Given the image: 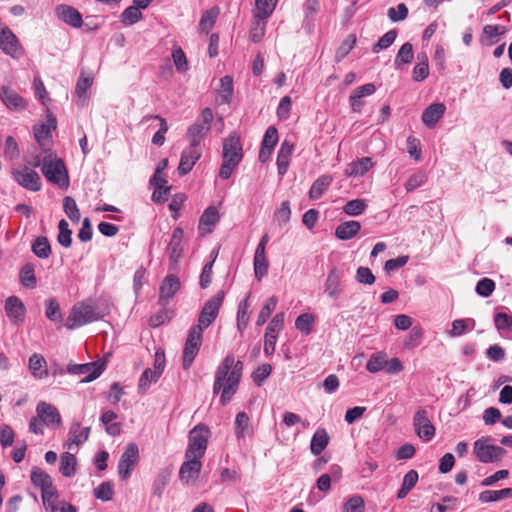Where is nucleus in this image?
Returning <instances> with one entry per match:
<instances>
[{"mask_svg":"<svg viewBox=\"0 0 512 512\" xmlns=\"http://www.w3.org/2000/svg\"><path fill=\"white\" fill-rule=\"evenodd\" d=\"M243 362L227 355L215 371L213 393H220L222 405L228 404L236 394L243 372Z\"/></svg>","mask_w":512,"mask_h":512,"instance_id":"obj_1","label":"nucleus"},{"mask_svg":"<svg viewBox=\"0 0 512 512\" xmlns=\"http://www.w3.org/2000/svg\"><path fill=\"white\" fill-rule=\"evenodd\" d=\"M222 158L223 161L219 170V177L226 180L230 178L234 169L239 165L243 158L242 144L240 137L236 133H232L224 139Z\"/></svg>","mask_w":512,"mask_h":512,"instance_id":"obj_2","label":"nucleus"},{"mask_svg":"<svg viewBox=\"0 0 512 512\" xmlns=\"http://www.w3.org/2000/svg\"><path fill=\"white\" fill-rule=\"evenodd\" d=\"M41 172L45 178L61 188L69 186V178L64 162L59 158H54L48 154L43 158Z\"/></svg>","mask_w":512,"mask_h":512,"instance_id":"obj_3","label":"nucleus"},{"mask_svg":"<svg viewBox=\"0 0 512 512\" xmlns=\"http://www.w3.org/2000/svg\"><path fill=\"white\" fill-rule=\"evenodd\" d=\"M100 318L93 305L89 302H79L75 304L67 317L65 326L69 330H74Z\"/></svg>","mask_w":512,"mask_h":512,"instance_id":"obj_4","label":"nucleus"},{"mask_svg":"<svg viewBox=\"0 0 512 512\" xmlns=\"http://www.w3.org/2000/svg\"><path fill=\"white\" fill-rule=\"evenodd\" d=\"M210 431L203 424L195 426L189 432V444L185 453V457L202 458L207 449Z\"/></svg>","mask_w":512,"mask_h":512,"instance_id":"obj_5","label":"nucleus"},{"mask_svg":"<svg viewBox=\"0 0 512 512\" xmlns=\"http://www.w3.org/2000/svg\"><path fill=\"white\" fill-rule=\"evenodd\" d=\"M473 454L481 463H494L499 461L506 451L500 446L493 445L489 437H481L473 444Z\"/></svg>","mask_w":512,"mask_h":512,"instance_id":"obj_6","label":"nucleus"},{"mask_svg":"<svg viewBox=\"0 0 512 512\" xmlns=\"http://www.w3.org/2000/svg\"><path fill=\"white\" fill-rule=\"evenodd\" d=\"M225 293L223 290L218 291L213 297L207 300L200 312L198 323L192 327L200 328L204 331L216 319L219 309L223 304Z\"/></svg>","mask_w":512,"mask_h":512,"instance_id":"obj_7","label":"nucleus"},{"mask_svg":"<svg viewBox=\"0 0 512 512\" xmlns=\"http://www.w3.org/2000/svg\"><path fill=\"white\" fill-rule=\"evenodd\" d=\"M203 340V331L200 328L191 327L188 331L187 338L183 349L182 366L184 370H188L194 359L200 351Z\"/></svg>","mask_w":512,"mask_h":512,"instance_id":"obj_8","label":"nucleus"},{"mask_svg":"<svg viewBox=\"0 0 512 512\" xmlns=\"http://www.w3.org/2000/svg\"><path fill=\"white\" fill-rule=\"evenodd\" d=\"M11 174L14 181L23 188L33 192L41 189V178L32 168L27 166L13 168Z\"/></svg>","mask_w":512,"mask_h":512,"instance_id":"obj_9","label":"nucleus"},{"mask_svg":"<svg viewBox=\"0 0 512 512\" xmlns=\"http://www.w3.org/2000/svg\"><path fill=\"white\" fill-rule=\"evenodd\" d=\"M139 461V449L137 444L129 443L118 463V474L122 480L130 477L134 467Z\"/></svg>","mask_w":512,"mask_h":512,"instance_id":"obj_10","label":"nucleus"},{"mask_svg":"<svg viewBox=\"0 0 512 512\" xmlns=\"http://www.w3.org/2000/svg\"><path fill=\"white\" fill-rule=\"evenodd\" d=\"M284 319V312H279L273 317L266 328L264 336V353L267 356H270L275 351L278 334L284 326Z\"/></svg>","mask_w":512,"mask_h":512,"instance_id":"obj_11","label":"nucleus"},{"mask_svg":"<svg viewBox=\"0 0 512 512\" xmlns=\"http://www.w3.org/2000/svg\"><path fill=\"white\" fill-rule=\"evenodd\" d=\"M413 427L417 436L424 441H430L435 436V427L428 418L427 411L419 408L413 417Z\"/></svg>","mask_w":512,"mask_h":512,"instance_id":"obj_12","label":"nucleus"},{"mask_svg":"<svg viewBox=\"0 0 512 512\" xmlns=\"http://www.w3.org/2000/svg\"><path fill=\"white\" fill-rule=\"evenodd\" d=\"M36 413L41 422L47 427L58 428L62 424L58 409L50 403L40 401L36 406Z\"/></svg>","mask_w":512,"mask_h":512,"instance_id":"obj_13","label":"nucleus"},{"mask_svg":"<svg viewBox=\"0 0 512 512\" xmlns=\"http://www.w3.org/2000/svg\"><path fill=\"white\" fill-rule=\"evenodd\" d=\"M104 370V363L69 364L67 371L71 374L84 375L81 382H91L98 378Z\"/></svg>","mask_w":512,"mask_h":512,"instance_id":"obj_14","label":"nucleus"},{"mask_svg":"<svg viewBox=\"0 0 512 512\" xmlns=\"http://www.w3.org/2000/svg\"><path fill=\"white\" fill-rule=\"evenodd\" d=\"M0 49L14 59L22 56V49L17 37L7 27L0 29Z\"/></svg>","mask_w":512,"mask_h":512,"instance_id":"obj_15","label":"nucleus"},{"mask_svg":"<svg viewBox=\"0 0 512 512\" xmlns=\"http://www.w3.org/2000/svg\"><path fill=\"white\" fill-rule=\"evenodd\" d=\"M56 118L48 114L45 123H41L34 127V137L43 151L48 150L49 142L52 138L51 132L56 129Z\"/></svg>","mask_w":512,"mask_h":512,"instance_id":"obj_16","label":"nucleus"},{"mask_svg":"<svg viewBox=\"0 0 512 512\" xmlns=\"http://www.w3.org/2000/svg\"><path fill=\"white\" fill-rule=\"evenodd\" d=\"M342 279L343 271L333 266L329 270V273L324 284V292L327 294L329 298L333 300L339 299V297L343 293Z\"/></svg>","mask_w":512,"mask_h":512,"instance_id":"obj_17","label":"nucleus"},{"mask_svg":"<svg viewBox=\"0 0 512 512\" xmlns=\"http://www.w3.org/2000/svg\"><path fill=\"white\" fill-rule=\"evenodd\" d=\"M179 289V279L174 275L166 276L159 287L158 304L162 307H166Z\"/></svg>","mask_w":512,"mask_h":512,"instance_id":"obj_18","label":"nucleus"},{"mask_svg":"<svg viewBox=\"0 0 512 512\" xmlns=\"http://www.w3.org/2000/svg\"><path fill=\"white\" fill-rule=\"evenodd\" d=\"M186 461L181 465L179 478L185 484L194 483L201 471V459L186 457Z\"/></svg>","mask_w":512,"mask_h":512,"instance_id":"obj_19","label":"nucleus"},{"mask_svg":"<svg viewBox=\"0 0 512 512\" xmlns=\"http://www.w3.org/2000/svg\"><path fill=\"white\" fill-rule=\"evenodd\" d=\"M57 17L64 23L74 27L80 28L83 24L82 15L72 6L61 4L55 8Z\"/></svg>","mask_w":512,"mask_h":512,"instance_id":"obj_20","label":"nucleus"},{"mask_svg":"<svg viewBox=\"0 0 512 512\" xmlns=\"http://www.w3.org/2000/svg\"><path fill=\"white\" fill-rule=\"evenodd\" d=\"M90 431V427H82L80 422H73L69 428L68 438L65 446L68 449H72L73 446L83 444L88 440Z\"/></svg>","mask_w":512,"mask_h":512,"instance_id":"obj_21","label":"nucleus"},{"mask_svg":"<svg viewBox=\"0 0 512 512\" xmlns=\"http://www.w3.org/2000/svg\"><path fill=\"white\" fill-rule=\"evenodd\" d=\"M220 219L219 212L215 206H209L201 215L198 230L201 236L210 234Z\"/></svg>","mask_w":512,"mask_h":512,"instance_id":"obj_22","label":"nucleus"},{"mask_svg":"<svg viewBox=\"0 0 512 512\" xmlns=\"http://www.w3.org/2000/svg\"><path fill=\"white\" fill-rule=\"evenodd\" d=\"M375 91L376 87L373 83H367L354 89L349 96V102L352 111L360 112L362 107L364 106V101L362 100V98L374 94Z\"/></svg>","mask_w":512,"mask_h":512,"instance_id":"obj_23","label":"nucleus"},{"mask_svg":"<svg viewBox=\"0 0 512 512\" xmlns=\"http://www.w3.org/2000/svg\"><path fill=\"white\" fill-rule=\"evenodd\" d=\"M0 99L10 110L18 111L26 108V101L10 87L0 88Z\"/></svg>","mask_w":512,"mask_h":512,"instance_id":"obj_24","label":"nucleus"},{"mask_svg":"<svg viewBox=\"0 0 512 512\" xmlns=\"http://www.w3.org/2000/svg\"><path fill=\"white\" fill-rule=\"evenodd\" d=\"M200 157L201 151L199 148L189 147L188 149L184 150L181 154L180 163L177 169L178 173L180 175L188 174Z\"/></svg>","mask_w":512,"mask_h":512,"instance_id":"obj_25","label":"nucleus"},{"mask_svg":"<svg viewBox=\"0 0 512 512\" xmlns=\"http://www.w3.org/2000/svg\"><path fill=\"white\" fill-rule=\"evenodd\" d=\"M5 311L7 316L15 323L22 322L25 315V307L21 300L16 296H10L5 301Z\"/></svg>","mask_w":512,"mask_h":512,"instance_id":"obj_26","label":"nucleus"},{"mask_svg":"<svg viewBox=\"0 0 512 512\" xmlns=\"http://www.w3.org/2000/svg\"><path fill=\"white\" fill-rule=\"evenodd\" d=\"M446 106L443 103L429 105L422 113V121L428 127H433L444 115Z\"/></svg>","mask_w":512,"mask_h":512,"instance_id":"obj_27","label":"nucleus"},{"mask_svg":"<svg viewBox=\"0 0 512 512\" xmlns=\"http://www.w3.org/2000/svg\"><path fill=\"white\" fill-rule=\"evenodd\" d=\"M294 150L293 143L284 140L281 143L280 149L278 151L277 155V167H278V173L280 175H284L287 172L290 158Z\"/></svg>","mask_w":512,"mask_h":512,"instance_id":"obj_28","label":"nucleus"},{"mask_svg":"<svg viewBox=\"0 0 512 512\" xmlns=\"http://www.w3.org/2000/svg\"><path fill=\"white\" fill-rule=\"evenodd\" d=\"M374 166V162L370 157H363L350 163L345 170L348 177H361Z\"/></svg>","mask_w":512,"mask_h":512,"instance_id":"obj_29","label":"nucleus"},{"mask_svg":"<svg viewBox=\"0 0 512 512\" xmlns=\"http://www.w3.org/2000/svg\"><path fill=\"white\" fill-rule=\"evenodd\" d=\"M28 366L34 378L41 380L48 376L47 363L41 354H32Z\"/></svg>","mask_w":512,"mask_h":512,"instance_id":"obj_30","label":"nucleus"},{"mask_svg":"<svg viewBox=\"0 0 512 512\" xmlns=\"http://www.w3.org/2000/svg\"><path fill=\"white\" fill-rule=\"evenodd\" d=\"M253 435V427L246 412H239L235 418V436L238 440Z\"/></svg>","mask_w":512,"mask_h":512,"instance_id":"obj_31","label":"nucleus"},{"mask_svg":"<svg viewBox=\"0 0 512 512\" xmlns=\"http://www.w3.org/2000/svg\"><path fill=\"white\" fill-rule=\"evenodd\" d=\"M183 230L180 227H177L173 230L171 240L168 245V253L171 261L176 262L182 256V240H183Z\"/></svg>","mask_w":512,"mask_h":512,"instance_id":"obj_32","label":"nucleus"},{"mask_svg":"<svg viewBox=\"0 0 512 512\" xmlns=\"http://www.w3.org/2000/svg\"><path fill=\"white\" fill-rule=\"evenodd\" d=\"M117 414L111 410L105 411L100 417L101 423L105 427V431L110 436H118L121 433L122 425L120 422H116Z\"/></svg>","mask_w":512,"mask_h":512,"instance_id":"obj_33","label":"nucleus"},{"mask_svg":"<svg viewBox=\"0 0 512 512\" xmlns=\"http://www.w3.org/2000/svg\"><path fill=\"white\" fill-rule=\"evenodd\" d=\"M361 229V224L358 221L350 220L343 222L337 226L335 235L340 240H349L353 238Z\"/></svg>","mask_w":512,"mask_h":512,"instance_id":"obj_34","label":"nucleus"},{"mask_svg":"<svg viewBox=\"0 0 512 512\" xmlns=\"http://www.w3.org/2000/svg\"><path fill=\"white\" fill-rule=\"evenodd\" d=\"M329 440V435L325 429H317L311 439V453L314 455H319L327 447V445L329 444Z\"/></svg>","mask_w":512,"mask_h":512,"instance_id":"obj_35","label":"nucleus"},{"mask_svg":"<svg viewBox=\"0 0 512 512\" xmlns=\"http://www.w3.org/2000/svg\"><path fill=\"white\" fill-rule=\"evenodd\" d=\"M209 131L207 126L202 125L199 121H196L187 130V136L190 140L189 147L198 148L200 141L204 138L205 134Z\"/></svg>","mask_w":512,"mask_h":512,"instance_id":"obj_36","label":"nucleus"},{"mask_svg":"<svg viewBox=\"0 0 512 512\" xmlns=\"http://www.w3.org/2000/svg\"><path fill=\"white\" fill-rule=\"evenodd\" d=\"M512 497V488H504L501 490H485L479 494V500L482 503L497 502L502 499Z\"/></svg>","mask_w":512,"mask_h":512,"instance_id":"obj_37","label":"nucleus"},{"mask_svg":"<svg viewBox=\"0 0 512 512\" xmlns=\"http://www.w3.org/2000/svg\"><path fill=\"white\" fill-rule=\"evenodd\" d=\"M333 178L329 175H324L318 178L314 181L312 184L310 191H309V197L312 200L319 199L324 192L327 190V188L332 183Z\"/></svg>","mask_w":512,"mask_h":512,"instance_id":"obj_38","label":"nucleus"},{"mask_svg":"<svg viewBox=\"0 0 512 512\" xmlns=\"http://www.w3.org/2000/svg\"><path fill=\"white\" fill-rule=\"evenodd\" d=\"M19 279L25 288L34 289L37 285L34 265L31 263L25 264L20 270Z\"/></svg>","mask_w":512,"mask_h":512,"instance_id":"obj_39","label":"nucleus"},{"mask_svg":"<svg viewBox=\"0 0 512 512\" xmlns=\"http://www.w3.org/2000/svg\"><path fill=\"white\" fill-rule=\"evenodd\" d=\"M278 0H255L254 18L267 19L275 10Z\"/></svg>","mask_w":512,"mask_h":512,"instance_id":"obj_40","label":"nucleus"},{"mask_svg":"<svg viewBox=\"0 0 512 512\" xmlns=\"http://www.w3.org/2000/svg\"><path fill=\"white\" fill-rule=\"evenodd\" d=\"M76 458L73 454L65 452L60 457V472L65 477H71L76 472Z\"/></svg>","mask_w":512,"mask_h":512,"instance_id":"obj_41","label":"nucleus"},{"mask_svg":"<svg viewBox=\"0 0 512 512\" xmlns=\"http://www.w3.org/2000/svg\"><path fill=\"white\" fill-rule=\"evenodd\" d=\"M387 364V355L385 352L373 353L367 361L366 369L370 373H377L385 368Z\"/></svg>","mask_w":512,"mask_h":512,"instance_id":"obj_42","label":"nucleus"},{"mask_svg":"<svg viewBox=\"0 0 512 512\" xmlns=\"http://www.w3.org/2000/svg\"><path fill=\"white\" fill-rule=\"evenodd\" d=\"M151 119H156V120H159V122H160L159 130L154 134V136L152 138V143L155 145L161 146L165 142V133L168 131L167 122L164 118H162L159 115H154V116L147 115V116L143 117L142 121L145 122V121H148Z\"/></svg>","mask_w":512,"mask_h":512,"instance_id":"obj_43","label":"nucleus"},{"mask_svg":"<svg viewBox=\"0 0 512 512\" xmlns=\"http://www.w3.org/2000/svg\"><path fill=\"white\" fill-rule=\"evenodd\" d=\"M253 265L255 277L260 281L268 272L269 264L266 253L255 252Z\"/></svg>","mask_w":512,"mask_h":512,"instance_id":"obj_44","label":"nucleus"},{"mask_svg":"<svg viewBox=\"0 0 512 512\" xmlns=\"http://www.w3.org/2000/svg\"><path fill=\"white\" fill-rule=\"evenodd\" d=\"M171 473L168 469H162L156 476L153 483V494L158 498H161L166 485L169 483Z\"/></svg>","mask_w":512,"mask_h":512,"instance_id":"obj_45","label":"nucleus"},{"mask_svg":"<svg viewBox=\"0 0 512 512\" xmlns=\"http://www.w3.org/2000/svg\"><path fill=\"white\" fill-rule=\"evenodd\" d=\"M32 252L41 259H47L51 254V246L46 237H37L32 244Z\"/></svg>","mask_w":512,"mask_h":512,"instance_id":"obj_46","label":"nucleus"},{"mask_svg":"<svg viewBox=\"0 0 512 512\" xmlns=\"http://www.w3.org/2000/svg\"><path fill=\"white\" fill-rule=\"evenodd\" d=\"M218 14L219 9L217 7H214L204 12L199 23V28L201 32L207 34L213 28Z\"/></svg>","mask_w":512,"mask_h":512,"instance_id":"obj_47","label":"nucleus"},{"mask_svg":"<svg viewBox=\"0 0 512 512\" xmlns=\"http://www.w3.org/2000/svg\"><path fill=\"white\" fill-rule=\"evenodd\" d=\"M278 303V299L276 296H271L267 299L263 307L261 308L256 324L258 326H262L270 317L271 313L274 311Z\"/></svg>","mask_w":512,"mask_h":512,"instance_id":"obj_48","label":"nucleus"},{"mask_svg":"<svg viewBox=\"0 0 512 512\" xmlns=\"http://www.w3.org/2000/svg\"><path fill=\"white\" fill-rule=\"evenodd\" d=\"M31 482L35 487H39L41 490L53 484L51 477L40 468H34L31 471Z\"/></svg>","mask_w":512,"mask_h":512,"instance_id":"obj_49","label":"nucleus"},{"mask_svg":"<svg viewBox=\"0 0 512 512\" xmlns=\"http://www.w3.org/2000/svg\"><path fill=\"white\" fill-rule=\"evenodd\" d=\"M233 95V79L231 76H224L220 80V91L219 97L221 99V103H230Z\"/></svg>","mask_w":512,"mask_h":512,"instance_id":"obj_50","label":"nucleus"},{"mask_svg":"<svg viewBox=\"0 0 512 512\" xmlns=\"http://www.w3.org/2000/svg\"><path fill=\"white\" fill-rule=\"evenodd\" d=\"M506 32V27L502 25H485L483 27V35L490 41L489 44L491 45L498 42L499 37Z\"/></svg>","mask_w":512,"mask_h":512,"instance_id":"obj_51","label":"nucleus"},{"mask_svg":"<svg viewBox=\"0 0 512 512\" xmlns=\"http://www.w3.org/2000/svg\"><path fill=\"white\" fill-rule=\"evenodd\" d=\"M413 46L411 43L406 42L404 43L395 58V65L397 67L403 65V64H409L413 59Z\"/></svg>","mask_w":512,"mask_h":512,"instance_id":"obj_52","label":"nucleus"},{"mask_svg":"<svg viewBox=\"0 0 512 512\" xmlns=\"http://www.w3.org/2000/svg\"><path fill=\"white\" fill-rule=\"evenodd\" d=\"M364 509L365 502L360 495L348 498L342 506V512H364Z\"/></svg>","mask_w":512,"mask_h":512,"instance_id":"obj_53","label":"nucleus"},{"mask_svg":"<svg viewBox=\"0 0 512 512\" xmlns=\"http://www.w3.org/2000/svg\"><path fill=\"white\" fill-rule=\"evenodd\" d=\"M59 234H58V242L61 246L68 248L72 243V231L69 229V224L65 219L59 221L58 224Z\"/></svg>","mask_w":512,"mask_h":512,"instance_id":"obj_54","label":"nucleus"},{"mask_svg":"<svg viewBox=\"0 0 512 512\" xmlns=\"http://www.w3.org/2000/svg\"><path fill=\"white\" fill-rule=\"evenodd\" d=\"M469 323H472V328L475 327V321L471 318L454 320L452 322V329L448 331L449 336L458 337L463 335L468 329Z\"/></svg>","mask_w":512,"mask_h":512,"instance_id":"obj_55","label":"nucleus"},{"mask_svg":"<svg viewBox=\"0 0 512 512\" xmlns=\"http://www.w3.org/2000/svg\"><path fill=\"white\" fill-rule=\"evenodd\" d=\"M356 44V37L354 35H349L338 47L336 54H335V60L336 62H340L343 60L349 52L353 49V47Z\"/></svg>","mask_w":512,"mask_h":512,"instance_id":"obj_56","label":"nucleus"},{"mask_svg":"<svg viewBox=\"0 0 512 512\" xmlns=\"http://www.w3.org/2000/svg\"><path fill=\"white\" fill-rule=\"evenodd\" d=\"M291 217V209L288 201H283L274 213V220L279 226L286 225Z\"/></svg>","mask_w":512,"mask_h":512,"instance_id":"obj_57","label":"nucleus"},{"mask_svg":"<svg viewBox=\"0 0 512 512\" xmlns=\"http://www.w3.org/2000/svg\"><path fill=\"white\" fill-rule=\"evenodd\" d=\"M366 208H367V204H366L365 200L354 199V200L348 201L345 204L343 210L347 215L357 216V215H360L362 212H364Z\"/></svg>","mask_w":512,"mask_h":512,"instance_id":"obj_58","label":"nucleus"},{"mask_svg":"<svg viewBox=\"0 0 512 512\" xmlns=\"http://www.w3.org/2000/svg\"><path fill=\"white\" fill-rule=\"evenodd\" d=\"M142 19V13L133 5L126 8L121 14V22L125 25H133Z\"/></svg>","mask_w":512,"mask_h":512,"instance_id":"obj_59","label":"nucleus"},{"mask_svg":"<svg viewBox=\"0 0 512 512\" xmlns=\"http://www.w3.org/2000/svg\"><path fill=\"white\" fill-rule=\"evenodd\" d=\"M114 488L111 482H103L94 489V496L102 501H110L113 498Z\"/></svg>","mask_w":512,"mask_h":512,"instance_id":"obj_60","label":"nucleus"},{"mask_svg":"<svg viewBox=\"0 0 512 512\" xmlns=\"http://www.w3.org/2000/svg\"><path fill=\"white\" fill-rule=\"evenodd\" d=\"M63 208L67 216L70 218L73 222H78L80 220V212L77 207V204L75 200L70 197L66 196L63 200Z\"/></svg>","mask_w":512,"mask_h":512,"instance_id":"obj_61","label":"nucleus"},{"mask_svg":"<svg viewBox=\"0 0 512 512\" xmlns=\"http://www.w3.org/2000/svg\"><path fill=\"white\" fill-rule=\"evenodd\" d=\"M314 317L312 314L303 313L296 318L295 327L306 335L311 333Z\"/></svg>","mask_w":512,"mask_h":512,"instance_id":"obj_62","label":"nucleus"},{"mask_svg":"<svg viewBox=\"0 0 512 512\" xmlns=\"http://www.w3.org/2000/svg\"><path fill=\"white\" fill-rule=\"evenodd\" d=\"M172 58L178 72L185 73L188 71V61L185 53L180 47L173 50Z\"/></svg>","mask_w":512,"mask_h":512,"instance_id":"obj_63","label":"nucleus"},{"mask_svg":"<svg viewBox=\"0 0 512 512\" xmlns=\"http://www.w3.org/2000/svg\"><path fill=\"white\" fill-rule=\"evenodd\" d=\"M494 324L497 330L509 332L512 327V315L499 312L494 316Z\"/></svg>","mask_w":512,"mask_h":512,"instance_id":"obj_64","label":"nucleus"}]
</instances>
